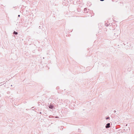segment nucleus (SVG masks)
I'll list each match as a JSON object with an SVG mask.
<instances>
[{
	"label": "nucleus",
	"mask_w": 134,
	"mask_h": 134,
	"mask_svg": "<svg viewBox=\"0 0 134 134\" xmlns=\"http://www.w3.org/2000/svg\"><path fill=\"white\" fill-rule=\"evenodd\" d=\"M110 123H108L105 126V127L106 129H108L110 127Z\"/></svg>",
	"instance_id": "nucleus-1"
},
{
	"label": "nucleus",
	"mask_w": 134,
	"mask_h": 134,
	"mask_svg": "<svg viewBox=\"0 0 134 134\" xmlns=\"http://www.w3.org/2000/svg\"><path fill=\"white\" fill-rule=\"evenodd\" d=\"M63 2V5H66L68 1L67 0H62Z\"/></svg>",
	"instance_id": "nucleus-2"
},
{
	"label": "nucleus",
	"mask_w": 134,
	"mask_h": 134,
	"mask_svg": "<svg viewBox=\"0 0 134 134\" xmlns=\"http://www.w3.org/2000/svg\"><path fill=\"white\" fill-rule=\"evenodd\" d=\"M48 107L50 109H53L54 108V106L52 104H51L49 105Z\"/></svg>",
	"instance_id": "nucleus-3"
},
{
	"label": "nucleus",
	"mask_w": 134,
	"mask_h": 134,
	"mask_svg": "<svg viewBox=\"0 0 134 134\" xmlns=\"http://www.w3.org/2000/svg\"><path fill=\"white\" fill-rule=\"evenodd\" d=\"M18 34V33L17 32H16L15 31H14V32H13V35H17Z\"/></svg>",
	"instance_id": "nucleus-4"
},
{
	"label": "nucleus",
	"mask_w": 134,
	"mask_h": 134,
	"mask_svg": "<svg viewBox=\"0 0 134 134\" xmlns=\"http://www.w3.org/2000/svg\"><path fill=\"white\" fill-rule=\"evenodd\" d=\"M87 8H85L84 9V11L85 12L87 13L88 12V11H87Z\"/></svg>",
	"instance_id": "nucleus-5"
},
{
	"label": "nucleus",
	"mask_w": 134,
	"mask_h": 134,
	"mask_svg": "<svg viewBox=\"0 0 134 134\" xmlns=\"http://www.w3.org/2000/svg\"><path fill=\"white\" fill-rule=\"evenodd\" d=\"M60 129L61 130H62L63 129V128L64 127L62 126H60Z\"/></svg>",
	"instance_id": "nucleus-6"
},
{
	"label": "nucleus",
	"mask_w": 134,
	"mask_h": 134,
	"mask_svg": "<svg viewBox=\"0 0 134 134\" xmlns=\"http://www.w3.org/2000/svg\"><path fill=\"white\" fill-rule=\"evenodd\" d=\"M109 119H110V117L109 116H108L107 117H106L105 118V119H106V120H107Z\"/></svg>",
	"instance_id": "nucleus-7"
},
{
	"label": "nucleus",
	"mask_w": 134,
	"mask_h": 134,
	"mask_svg": "<svg viewBox=\"0 0 134 134\" xmlns=\"http://www.w3.org/2000/svg\"><path fill=\"white\" fill-rule=\"evenodd\" d=\"M109 24H107L106 23H105V25L106 26H109Z\"/></svg>",
	"instance_id": "nucleus-8"
},
{
	"label": "nucleus",
	"mask_w": 134,
	"mask_h": 134,
	"mask_svg": "<svg viewBox=\"0 0 134 134\" xmlns=\"http://www.w3.org/2000/svg\"><path fill=\"white\" fill-rule=\"evenodd\" d=\"M114 36H118V35L117 34H115V33H114Z\"/></svg>",
	"instance_id": "nucleus-9"
},
{
	"label": "nucleus",
	"mask_w": 134,
	"mask_h": 134,
	"mask_svg": "<svg viewBox=\"0 0 134 134\" xmlns=\"http://www.w3.org/2000/svg\"><path fill=\"white\" fill-rule=\"evenodd\" d=\"M39 29H41L42 30H43V29L42 28V27H41V26H40L39 27Z\"/></svg>",
	"instance_id": "nucleus-10"
},
{
	"label": "nucleus",
	"mask_w": 134,
	"mask_h": 134,
	"mask_svg": "<svg viewBox=\"0 0 134 134\" xmlns=\"http://www.w3.org/2000/svg\"><path fill=\"white\" fill-rule=\"evenodd\" d=\"M114 113H115L116 112V110H114Z\"/></svg>",
	"instance_id": "nucleus-11"
},
{
	"label": "nucleus",
	"mask_w": 134,
	"mask_h": 134,
	"mask_svg": "<svg viewBox=\"0 0 134 134\" xmlns=\"http://www.w3.org/2000/svg\"><path fill=\"white\" fill-rule=\"evenodd\" d=\"M20 15H18V17H20Z\"/></svg>",
	"instance_id": "nucleus-12"
},
{
	"label": "nucleus",
	"mask_w": 134,
	"mask_h": 134,
	"mask_svg": "<svg viewBox=\"0 0 134 134\" xmlns=\"http://www.w3.org/2000/svg\"><path fill=\"white\" fill-rule=\"evenodd\" d=\"M104 0H100V1H103Z\"/></svg>",
	"instance_id": "nucleus-13"
},
{
	"label": "nucleus",
	"mask_w": 134,
	"mask_h": 134,
	"mask_svg": "<svg viewBox=\"0 0 134 134\" xmlns=\"http://www.w3.org/2000/svg\"><path fill=\"white\" fill-rule=\"evenodd\" d=\"M40 114H41V112H40Z\"/></svg>",
	"instance_id": "nucleus-14"
},
{
	"label": "nucleus",
	"mask_w": 134,
	"mask_h": 134,
	"mask_svg": "<svg viewBox=\"0 0 134 134\" xmlns=\"http://www.w3.org/2000/svg\"><path fill=\"white\" fill-rule=\"evenodd\" d=\"M42 26H41L42 27V28H43V26L42 25Z\"/></svg>",
	"instance_id": "nucleus-15"
},
{
	"label": "nucleus",
	"mask_w": 134,
	"mask_h": 134,
	"mask_svg": "<svg viewBox=\"0 0 134 134\" xmlns=\"http://www.w3.org/2000/svg\"><path fill=\"white\" fill-rule=\"evenodd\" d=\"M80 130V129H78V131H79V130Z\"/></svg>",
	"instance_id": "nucleus-16"
},
{
	"label": "nucleus",
	"mask_w": 134,
	"mask_h": 134,
	"mask_svg": "<svg viewBox=\"0 0 134 134\" xmlns=\"http://www.w3.org/2000/svg\"><path fill=\"white\" fill-rule=\"evenodd\" d=\"M11 86H12V85H11Z\"/></svg>",
	"instance_id": "nucleus-17"
},
{
	"label": "nucleus",
	"mask_w": 134,
	"mask_h": 134,
	"mask_svg": "<svg viewBox=\"0 0 134 134\" xmlns=\"http://www.w3.org/2000/svg\"><path fill=\"white\" fill-rule=\"evenodd\" d=\"M127 126V124H126V126Z\"/></svg>",
	"instance_id": "nucleus-18"
},
{
	"label": "nucleus",
	"mask_w": 134,
	"mask_h": 134,
	"mask_svg": "<svg viewBox=\"0 0 134 134\" xmlns=\"http://www.w3.org/2000/svg\"><path fill=\"white\" fill-rule=\"evenodd\" d=\"M111 123V125H112V123Z\"/></svg>",
	"instance_id": "nucleus-19"
}]
</instances>
